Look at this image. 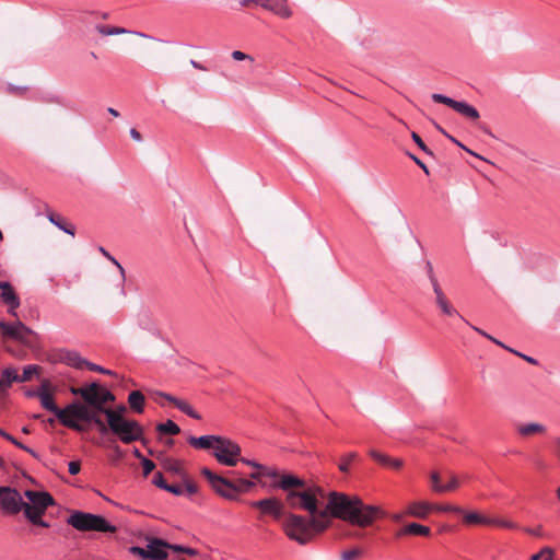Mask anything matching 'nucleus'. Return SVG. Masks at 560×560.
<instances>
[{
	"instance_id": "f257e3e1",
	"label": "nucleus",
	"mask_w": 560,
	"mask_h": 560,
	"mask_svg": "<svg viewBox=\"0 0 560 560\" xmlns=\"http://www.w3.org/2000/svg\"><path fill=\"white\" fill-rule=\"evenodd\" d=\"M383 511L375 505H365L359 497H350L332 491L328 494V502L319 513L320 520L329 523V517L347 521L353 525L365 527L382 516Z\"/></svg>"
},
{
	"instance_id": "f03ea898",
	"label": "nucleus",
	"mask_w": 560,
	"mask_h": 560,
	"mask_svg": "<svg viewBox=\"0 0 560 560\" xmlns=\"http://www.w3.org/2000/svg\"><path fill=\"white\" fill-rule=\"evenodd\" d=\"M287 492V502L292 508L307 511L312 517H319V498H324V490L317 486H307L306 481L295 475H283L276 485Z\"/></svg>"
},
{
	"instance_id": "7ed1b4c3",
	"label": "nucleus",
	"mask_w": 560,
	"mask_h": 560,
	"mask_svg": "<svg viewBox=\"0 0 560 560\" xmlns=\"http://www.w3.org/2000/svg\"><path fill=\"white\" fill-rule=\"evenodd\" d=\"M90 415H92L93 420H84V422L95 424L101 434L112 432L125 444H131L142 439L143 428L141 424L119 412L107 411L106 422L95 411L90 410Z\"/></svg>"
},
{
	"instance_id": "20e7f679",
	"label": "nucleus",
	"mask_w": 560,
	"mask_h": 560,
	"mask_svg": "<svg viewBox=\"0 0 560 560\" xmlns=\"http://www.w3.org/2000/svg\"><path fill=\"white\" fill-rule=\"evenodd\" d=\"M37 396L40 399L43 408L52 412L59 422L66 428L77 432H84L85 428L79 423V421L84 422V420H93L92 415H90V409L80 401H72L65 408H59L55 404L54 397L49 393L46 384L42 386Z\"/></svg>"
},
{
	"instance_id": "39448f33",
	"label": "nucleus",
	"mask_w": 560,
	"mask_h": 560,
	"mask_svg": "<svg viewBox=\"0 0 560 560\" xmlns=\"http://www.w3.org/2000/svg\"><path fill=\"white\" fill-rule=\"evenodd\" d=\"M282 529L287 537L300 545L308 544L314 536V532L320 533L328 527V522L320 517H311L288 513L282 521Z\"/></svg>"
},
{
	"instance_id": "423d86ee",
	"label": "nucleus",
	"mask_w": 560,
	"mask_h": 560,
	"mask_svg": "<svg viewBox=\"0 0 560 560\" xmlns=\"http://www.w3.org/2000/svg\"><path fill=\"white\" fill-rule=\"evenodd\" d=\"M71 393L73 395L80 396L90 410L95 411L96 415L103 413L106 416L107 411H112L106 407L108 402H113L115 400V395L102 387L97 382H93L89 385L82 387H72Z\"/></svg>"
},
{
	"instance_id": "0eeeda50",
	"label": "nucleus",
	"mask_w": 560,
	"mask_h": 560,
	"mask_svg": "<svg viewBox=\"0 0 560 560\" xmlns=\"http://www.w3.org/2000/svg\"><path fill=\"white\" fill-rule=\"evenodd\" d=\"M202 476L209 481L212 489L222 498L235 500L238 492H246L254 487L252 480L238 478L235 481L212 472L209 468L201 469Z\"/></svg>"
},
{
	"instance_id": "6e6552de",
	"label": "nucleus",
	"mask_w": 560,
	"mask_h": 560,
	"mask_svg": "<svg viewBox=\"0 0 560 560\" xmlns=\"http://www.w3.org/2000/svg\"><path fill=\"white\" fill-rule=\"evenodd\" d=\"M67 523L80 532L116 533L117 527L108 523L103 516L74 511Z\"/></svg>"
},
{
	"instance_id": "1a4fd4ad",
	"label": "nucleus",
	"mask_w": 560,
	"mask_h": 560,
	"mask_svg": "<svg viewBox=\"0 0 560 560\" xmlns=\"http://www.w3.org/2000/svg\"><path fill=\"white\" fill-rule=\"evenodd\" d=\"M215 459L226 466H235L241 459V447L234 441L221 436L213 452Z\"/></svg>"
},
{
	"instance_id": "9d476101",
	"label": "nucleus",
	"mask_w": 560,
	"mask_h": 560,
	"mask_svg": "<svg viewBox=\"0 0 560 560\" xmlns=\"http://www.w3.org/2000/svg\"><path fill=\"white\" fill-rule=\"evenodd\" d=\"M427 273L429 280L432 284L434 294H435V303L440 307L441 312L447 316H457L459 319H463V316L458 313V311L450 303L445 294L443 293L439 281L434 275L433 266L430 261L425 264Z\"/></svg>"
},
{
	"instance_id": "9b49d317",
	"label": "nucleus",
	"mask_w": 560,
	"mask_h": 560,
	"mask_svg": "<svg viewBox=\"0 0 560 560\" xmlns=\"http://www.w3.org/2000/svg\"><path fill=\"white\" fill-rule=\"evenodd\" d=\"M24 501L20 492L11 487H0V508L5 514L14 515L22 511Z\"/></svg>"
},
{
	"instance_id": "f8f14e48",
	"label": "nucleus",
	"mask_w": 560,
	"mask_h": 560,
	"mask_svg": "<svg viewBox=\"0 0 560 560\" xmlns=\"http://www.w3.org/2000/svg\"><path fill=\"white\" fill-rule=\"evenodd\" d=\"M432 100L435 103L444 104L451 108H453L458 114L465 116L466 118L470 120H477L479 119L480 115L479 112L470 104L464 101H455L446 95L440 94V93H433Z\"/></svg>"
},
{
	"instance_id": "ddd939ff",
	"label": "nucleus",
	"mask_w": 560,
	"mask_h": 560,
	"mask_svg": "<svg viewBox=\"0 0 560 560\" xmlns=\"http://www.w3.org/2000/svg\"><path fill=\"white\" fill-rule=\"evenodd\" d=\"M0 331L4 338H10L25 343L28 342V336L34 335V331L21 320H16L13 324L0 320Z\"/></svg>"
},
{
	"instance_id": "4468645a",
	"label": "nucleus",
	"mask_w": 560,
	"mask_h": 560,
	"mask_svg": "<svg viewBox=\"0 0 560 560\" xmlns=\"http://www.w3.org/2000/svg\"><path fill=\"white\" fill-rule=\"evenodd\" d=\"M252 506L260 509L262 513L272 515L279 521L285 514L283 513V505L276 498H267L252 503Z\"/></svg>"
},
{
	"instance_id": "2eb2a0df",
	"label": "nucleus",
	"mask_w": 560,
	"mask_h": 560,
	"mask_svg": "<svg viewBox=\"0 0 560 560\" xmlns=\"http://www.w3.org/2000/svg\"><path fill=\"white\" fill-rule=\"evenodd\" d=\"M24 495L28 499V504L46 511L49 506L55 504V500L50 493L46 491L26 490Z\"/></svg>"
},
{
	"instance_id": "dca6fc26",
	"label": "nucleus",
	"mask_w": 560,
	"mask_h": 560,
	"mask_svg": "<svg viewBox=\"0 0 560 560\" xmlns=\"http://www.w3.org/2000/svg\"><path fill=\"white\" fill-rule=\"evenodd\" d=\"M38 368L36 365H26L23 369V373L21 375L18 374L16 370L13 368H5L3 370V375L7 377V383H24L28 382L32 376L37 373Z\"/></svg>"
},
{
	"instance_id": "f3484780",
	"label": "nucleus",
	"mask_w": 560,
	"mask_h": 560,
	"mask_svg": "<svg viewBox=\"0 0 560 560\" xmlns=\"http://www.w3.org/2000/svg\"><path fill=\"white\" fill-rule=\"evenodd\" d=\"M149 560H166L168 553L166 551L167 541L161 538H150L148 540Z\"/></svg>"
},
{
	"instance_id": "a211bd4d",
	"label": "nucleus",
	"mask_w": 560,
	"mask_h": 560,
	"mask_svg": "<svg viewBox=\"0 0 560 560\" xmlns=\"http://www.w3.org/2000/svg\"><path fill=\"white\" fill-rule=\"evenodd\" d=\"M260 7L283 19H288L292 15V11L288 5V0H260Z\"/></svg>"
},
{
	"instance_id": "6ab92c4d",
	"label": "nucleus",
	"mask_w": 560,
	"mask_h": 560,
	"mask_svg": "<svg viewBox=\"0 0 560 560\" xmlns=\"http://www.w3.org/2000/svg\"><path fill=\"white\" fill-rule=\"evenodd\" d=\"M22 511L24 512L25 517L32 524L40 526V527H44V528H48L49 527V523H47L46 521H44L42 518L43 514L46 511H43V510H40L38 508H34V506L30 505L27 502H24Z\"/></svg>"
},
{
	"instance_id": "aec40b11",
	"label": "nucleus",
	"mask_w": 560,
	"mask_h": 560,
	"mask_svg": "<svg viewBox=\"0 0 560 560\" xmlns=\"http://www.w3.org/2000/svg\"><path fill=\"white\" fill-rule=\"evenodd\" d=\"M0 299L2 302L7 304H11L13 307H20L21 301L18 294L15 293L13 287L8 281H0Z\"/></svg>"
},
{
	"instance_id": "412c9836",
	"label": "nucleus",
	"mask_w": 560,
	"mask_h": 560,
	"mask_svg": "<svg viewBox=\"0 0 560 560\" xmlns=\"http://www.w3.org/2000/svg\"><path fill=\"white\" fill-rule=\"evenodd\" d=\"M220 435H201V436H189L188 443L199 450H209L214 447L218 444V440H220Z\"/></svg>"
},
{
	"instance_id": "4be33fe9",
	"label": "nucleus",
	"mask_w": 560,
	"mask_h": 560,
	"mask_svg": "<svg viewBox=\"0 0 560 560\" xmlns=\"http://www.w3.org/2000/svg\"><path fill=\"white\" fill-rule=\"evenodd\" d=\"M60 361L69 366L82 369L86 366L88 360L83 359L77 351L66 350L60 352Z\"/></svg>"
},
{
	"instance_id": "5701e85b",
	"label": "nucleus",
	"mask_w": 560,
	"mask_h": 560,
	"mask_svg": "<svg viewBox=\"0 0 560 560\" xmlns=\"http://www.w3.org/2000/svg\"><path fill=\"white\" fill-rule=\"evenodd\" d=\"M370 456L376 460L377 463H380L381 465L385 466V467H388V468H392V469H395V470H398L402 467V460L399 459V458H392L389 457L388 455L386 454H382L375 450H371L370 451Z\"/></svg>"
},
{
	"instance_id": "b1692460",
	"label": "nucleus",
	"mask_w": 560,
	"mask_h": 560,
	"mask_svg": "<svg viewBox=\"0 0 560 560\" xmlns=\"http://www.w3.org/2000/svg\"><path fill=\"white\" fill-rule=\"evenodd\" d=\"M95 30L103 36L121 35V34L132 33L139 37L151 38V36L147 35L144 33L130 32L124 27H118V26H107V25H103V24H97L95 26Z\"/></svg>"
},
{
	"instance_id": "393cba45",
	"label": "nucleus",
	"mask_w": 560,
	"mask_h": 560,
	"mask_svg": "<svg viewBox=\"0 0 560 560\" xmlns=\"http://www.w3.org/2000/svg\"><path fill=\"white\" fill-rule=\"evenodd\" d=\"M546 431V427L537 422L522 423L516 427V432L524 438L536 434H544Z\"/></svg>"
},
{
	"instance_id": "a878e982",
	"label": "nucleus",
	"mask_w": 560,
	"mask_h": 560,
	"mask_svg": "<svg viewBox=\"0 0 560 560\" xmlns=\"http://www.w3.org/2000/svg\"><path fill=\"white\" fill-rule=\"evenodd\" d=\"M431 534V529L428 526L421 525L419 523H410L399 529L396 534L397 537H401L404 535H416V536H429Z\"/></svg>"
},
{
	"instance_id": "bb28decb",
	"label": "nucleus",
	"mask_w": 560,
	"mask_h": 560,
	"mask_svg": "<svg viewBox=\"0 0 560 560\" xmlns=\"http://www.w3.org/2000/svg\"><path fill=\"white\" fill-rule=\"evenodd\" d=\"M47 219L49 220L50 223H52L59 230L63 231L65 233L71 235V236H74V234H75L74 225H72L70 223H67L65 221V219L61 218L60 215H58V214H56L54 212H48L47 213Z\"/></svg>"
},
{
	"instance_id": "cd10ccee",
	"label": "nucleus",
	"mask_w": 560,
	"mask_h": 560,
	"mask_svg": "<svg viewBox=\"0 0 560 560\" xmlns=\"http://www.w3.org/2000/svg\"><path fill=\"white\" fill-rule=\"evenodd\" d=\"M433 509L432 505L425 502H413L409 504L407 509V513L411 516L424 518L428 516L429 512Z\"/></svg>"
},
{
	"instance_id": "c85d7f7f",
	"label": "nucleus",
	"mask_w": 560,
	"mask_h": 560,
	"mask_svg": "<svg viewBox=\"0 0 560 560\" xmlns=\"http://www.w3.org/2000/svg\"><path fill=\"white\" fill-rule=\"evenodd\" d=\"M145 398L140 390H133L128 396V404L130 408L137 412L142 413L144 410Z\"/></svg>"
},
{
	"instance_id": "c756f323",
	"label": "nucleus",
	"mask_w": 560,
	"mask_h": 560,
	"mask_svg": "<svg viewBox=\"0 0 560 560\" xmlns=\"http://www.w3.org/2000/svg\"><path fill=\"white\" fill-rule=\"evenodd\" d=\"M283 475L284 474H280L276 468L264 466L260 471H254L249 477L255 480H258L261 476L269 477L275 480L273 487L278 488L276 485L281 480Z\"/></svg>"
},
{
	"instance_id": "7c9ffc66",
	"label": "nucleus",
	"mask_w": 560,
	"mask_h": 560,
	"mask_svg": "<svg viewBox=\"0 0 560 560\" xmlns=\"http://www.w3.org/2000/svg\"><path fill=\"white\" fill-rule=\"evenodd\" d=\"M462 514L464 515V521L467 524L490 525L493 522L492 518L480 515L477 512H464Z\"/></svg>"
},
{
	"instance_id": "2f4dec72",
	"label": "nucleus",
	"mask_w": 560,
	"mask_h": 560,
	"mask_svg": "<svg viewBox=\"0 0 560 560\" xmlns=\"http://www.w3.org/2000/svg\"><path fill=\"white\" fill-rule=\"evenodd\" d=\"M98 250L102 253V255L104 257H106L109 261H112L119 270V277H120V284H121V294L125 295L126 292L124 290V287L122 284L125 283L126 281V276H125V269L124 267L119 264V261L113 257L104 247H100Z\"/></svg>"
},
{
	"instance_id": "473e14b6",
	"label": "nucleus",
	"mask_w": 560,
	"mask_h": 560,
	"mask_svg": "<svg viewBox=\"0 0 560 560\" xmlns=\"http://www.w3.org/2000/svg\"><path fill=\"white\" fill-rule=\"evenodd\" d=\"M156 430L160 433L167 435H176L180 432V428L173 420H167L164 423H159Z\"/></svg>"
},
{
	"instance_id": "72a5a7b5",
	"label": "nucleus",
	"mask_w": 560,
	"mask_h": 560,
	"mask_svg": "<svg viewBox=\"0 0 560 560\" xmlns=\"http://www.w3.org/2000/svg\"><path fill=\"white\" fill-rule=\"evenodd\" d=\"M433 125L434 127L436 128L438 131H440L442 135H444L448 140H451L453 143H455L457 147L462 148L463 150H465L466 152H468L469 154L476 156V158H479L481 159L480 155H478L477 153L472 152L471 150H469L467 147H465L462 142H459L457 139H455L452 135L447 133L445 131V129H443L438 122L433 121Z\"/></svg>"
},
{
	"instance_id": "f704fd0d",
	"label": "nucleus",
	"mask_w": 560,
	"mask_h": 560,
	"mask_svg": "<svg viewBox=\"0 0 560 560\" xmlns=\"http://www.w3.org/2000/svg\"><path fill=\"white\" fill-rule=\"evenodd\" d=\"M176 408L192 419H201V416L185 400L179 399V401H176Z\"/></svg>"
},
{
	"instance_id": "c9c22d12",
	"label": "nucleus",
	"mask_w": 560,
	"mask_h": 560,
	"mask_svg": "<svg viewBox=\"0 0 560 560\" xmlns=\"http://www.w3.org/2000/svg\"><path fill=\"white\" fill-rule=\"evenodd\" d=\"M358 458V454L354 452L348 453L342 456L341 462L338 465V468L341 472L347 474L349 471V465L352 460Z\"/></svg>"
},
{
	"instance_id": "e433bc0d",
	"label": "nucleus",
	"mask_w": 560,
	"mask_h": 560,
	"mask_svg": "<svg viewBox=\"0 0 560 560\" xmlns=\"http://www.w3.org/2000/svg\"><path fill=\"white\" fill-rule=\"evenodd\" d=\"M164 468L167 471L173 472V474L178 475V476H182L184 474L183 469H182V466H180V463L178 460H175V459H167V460H165Z\"/></svg>"
},
{
	"instance_id": "4c0bfd02",
	"label": "nucleus",
	"mask_w": 560,
	"mask_h": 560,
	"mask_svg": "<svg viewBox=\"0 0 560 560\" xmlns=\"http://www.w3.org/2000/svg\"><path fill=\"white\" fill-rule=\"evenodd\" d=\"M459 486L458 479L455 476H452L448 483L443 486H436V492H445V491H453L457 489Z\"/></svg>"
},
{
	"instance_id": "58836bf2",
	"label": "nucleus",
	"mask_w": 560,
	"mask_h": 560,
	"mask_svg": "<svg viewBox=\"0 0 560 560\" xmlns=\"http://www.w3.org/2000/svg\"><path fill=\"white\" fill-rule=\"evenodd\" d=\"M128 550H129V552L131 555L138 556L142 560H149L148 547L147 548H142V547H139V546H131V547H129Z\"/></svg>"
},
{
	"instance_id": "ea45409f",
	"label": "nucleus",
	"mask_w": 560,
	"mask_h": 560,
	"mask_svg": "<svg viewBox=\"0 0 560 560\" xmlns=\"http://www.w3.org/2000/svg\"><path fill=\"white\" fill-rule=\"evenodd\" d=\"M362 556V550L360 548H353L350 550H346L341 553V560H354Z\"/></svg>"
},
{
	"instance_id": "a19ab883",
	"label": "nucleus",
	"mask_w": 560,
	"mask_h": 560,
	"mask_svg": "<svg viewBox=\"0 0 560 560\" xmlns=\"http://www.w3.org/2000/svg\"><path fill=\"white\" fill-rule=\"evenodd\" d=\"M433 509H435L439 512H451V513H456V514L464 513V510L460 506L451 505V504L436 505Z\"/></svg>"
},
{
	"instance_id": "79ce46f5",
	"label": "nucleus",
	"mask_w": 560,
	"mask_h": 560,
	"mask_svg": "<svg viewBox=\"0 0 560 560\" xmlns=\"http://www.w3.org/2000/svg\"><path fill=\"white\" fill-rule=\"evenodd\" d=\"M152 483L154 486H156L158 488L163 489V490H165V488H167V485H168L165 481V479L163 477V474L161 471H158V472L154 474L153 479H152Z\"/></svg>"
},
{
	"instance_id": "37998d69",
	"label": "nucleus",
	"mask_w": 560,
	"mask_h": 560,
	"mask_svg": "<svg viewBox=\"0 0 560 560\" xmlns=\"http://www.w3.org/2000/svg\"><path fill=\"white\" fill-rule=\"evenodd\" d=\"M141 466L144 477L149 476L155 468V464L149 458H142Z\"/></svg>"
},
{
	"instance_id": "c03bdc74",
	"label": "nucleus",
	"mask_w": 560,
	"mask_h": 560,
	"mask_svg": "<svg viewBox=\"0 0 560 560\" xmlns=\"http://www.w3.org/2000/svg\"><path fill=\"white\" fill-rule=\"evenodd\" d=\"M86 368L90 370V371H93V372H98V373H102V374H106V375H114L115 373L110 370H107L101 365H97L95 363H92V362H89L86 363Z\"/></svg>"
},
{
	"instance_id": "a18cd8bd",
	"label": "nucleus",
	"mask_w": 560,
	"mask_h": 560,
	"mask_svg": "<svg viewBox=\"0 0 560 560\" xmlns=\"http://www.w3.org/2000/svg\"><path fill=\"white\" fill-rule=\"evenodd\" d=\"M493 522L490 525H495L504 528L515 529L517 528V524L514 522L505 521V520H499V518H492Z\"/></svg>"
},
{
	"instance_id": "49530a36",
	"label": "nucleus",
	"mask_w": 560,
	"mask_h": 560,
	"mask_svg": "<svg viewBox=\"0 0 560 560\" xmlns=\"http://www.w3.org/2000/svg\"><path fill=\"white\" fill-rule=\"evenodd\" d=\"M411 138L415 141V143L427 154H432V152L429 150L427 144L423 142V140L420 138V136L417 132L411 133Z\"/></svg>"
},
{
	"instance_id": "de8ad7c7",
	"label": "nucleus",
	"mask_w": 560,
	"mask_h": 560,
	"mask_svg": "<svg viewBox=\"0 0 560 560\" xmlns=\"http://www.w3.org/2000/svg\"><path fill=\"white\" fill-rule=\"evenodd\" d=\"M0 435H1L3 439H5V440L10 441V442H11L12 444H14L15 446H18V447H23V443L19 442L14 436H12L11 434H9L8 432H5L4 430H2L1 428H0Z\"/></svg>"
},
{
	"instance_id": "09e8293b",
	"label": "nucleus",
	"mask_w": 560,
	"mask_h": 560,
	"mask_svg": "<svg viewBox=\"0 0 560 560\" xmlns=\"http://www.w3.org/2000/svg\"><path fill=\"white\" fill-rule=\"evenodd\" d=\"M523 530L529 535H533V536H536V537H542L544 536V530H542V527L539 525L537 526L536 528H532V527H524Z\"/></svg>"
},
{
	"instance_id": "8fccbe9b",
	"label": "nucleus",
	"mask_w": 560,
	"mask_h": 560,
	"mask_svg": "<svg viewBox=\"0 0 560 560\" xmlns=\"http://www.w3.org/2000/svg\"><path fill=\"white\" fill-rule=\"evenodd\" d=\"M165 491L171 492L175 495L184 494V489L178 485H167V488H165Z\"/></svg>"
},
{
	"instance_id": "3c124183",
	"label": "nucleus",
	"mask_w": 560,
	"mask_h": 560,
	"mask_svg": "<svg viewBox=\"0 0 560 560\" xmlns=\"http://www.w3.org/2000/svg\"><path fill=\"white\" fill-rule=\"evenodd\" d=\"M232 58H233L234 60H237V61L245 60V59H248V60H250V61H253V60H254L249 55H246L245 52L240 51V50H234V51L232 52Z\"/></svg>"
},
{
	"instance_id": "603ef678",
	"label": "nucleus",
	"mask_w": 560,
	"mask_h": 560,
	"mask_svg": "<svg viewBox=\"0 0 560 560\" xmlns=\"http://www.w3.org/2000/svg\"><path fill=\"white\" fill-rule=\"evenodd\" d=\"M238 462H242L248 466H252L253 468L256 469V471H260L261 468H264V465L255 462V460H250V459H247V458H244V457H241V459H238Z\"/></svg>"
},
{
	"instance_id": "864d4df0",
	"label": "nucleus",
	"mask_w": 560,
	"mask_h": 560,
	"mask_svg": "<svg viewBox=\"0 0 560 560\" xmlns=\"http://www.w3.org/2000/svg\"><path fill=\"white\" fill-rule=\"evenodd\" d=\"M197 490H198V488H197L196 483H194L189 480L185 481L184 493L187 492V494H195L197 492Z\"/></svg>"
},
{
	"instance_id": "5fc2aeb1",
	"label": "nucleus",
	"mask_w": 560,
	"mask_h": 560,
	"mask_svg": "<svg viewBox=\"0 0 560 560\" xmlns=\"http://www.w3.org/2000/svg\"><path fill=\"white\" fill-rule=\"evenodd\" d=\"M408 156L419 166L423 170V172L425 174H429V170L427 167V165L419 159L417 158L415 154L412 153H408Z\"/></svg>"
},
{
	"instance_id": "6e6d98bb",
	"label": "nucleus",
	"mask_w": 560,
	"mask_h": 560,
	"mask_svg": "<svg viewBox=\"0 0 560 560\" xmlns=\"http://www.w3.org/2000/svg\"><path fill=\"white\" fill-rule=\"evenodd\" d=\"M154 394L156 396L163 397L167 401L172 402L175 407H176V401H179L178 398H176V397H174V396H172L170 394L163 393V392H155Z\"/></svg>"
},
{
	"instance_id": "4d7b16f0",
	"label": "nucleus",
	"mask_w": 560,
	"mask_h": 560,
	"mask_svg": "<svg viewBox=\"0 0 560 560\" xmlns=\"http://www.w3.org/2000/svg\"><path fill=\"white\" fill-rule=\"evenodd\" d=\"M464 323H466L467 325H469L476 332H478L479 335H481L482 337L487 338V339H492V336L487 334L485 330H482L481 328L477 327V326H474L471 325L469 322H467L464 317L462 319Z\"/></svg>"
},
{
	"instance_id": "13d9d810",
	"label": "nucleus",
	"mask_w": 560,
	"mask_h": 560,
	"mask_svg": "<svg viewBox=\"0 0 560 560\" xmlns=\"http://www.w3.org/2000/svg\"><path fill=\"white\" fill-rule=\"evenodd\" d=\"M68 469L71 475H77L80 472L81 464L79 462H70Z\"/></svg>"
},
{
	"instance_id": "bf43d9fd",
	"label": "nucleus",
	"mask_w": 560,
	"mask_h": 560,
	"mask_svg": "<svg viewBox=\"0 0 560 560\" xmlns=\"http://www.w3.org/2000/svg\"><path fill=\"white\" fill-rule=\"evenodd\" d=\"M7 91L11 94H23L25 91H26V88H22V86H14L12 84H9L8 88H7Z\"/></svg>"
},
{
	"instance_id": "052dcab7",
	"label": "nucleus",
	"mask_w": 560,
	"mask_h": 560,
	"mask_svg": "<svg viewBox=\"0 0 560 560\" xmlns=\"http://www.w3.org/2000/svg\"><path fill=\"white\" fill-rule=\"evenodd\" d=\"M167 550H172V551H174V552L183 553L184 546L167 542L166 551H167Z\"/></svg>"
},
{
	"instance_id": "680f3d73",
	"label": "nucleus",
	"mask_w": 560,
	"mask_h": 560,
	"mask_svg": "<svg viewBox=\"0 0 560 560\" xmlns=\"http://www.w3.org/2000/svg\"><path fill=\"white\" fill-rule=\"evenodd\" d=\"M431 481H432V487H433L434 491H436V486H442L440 483V475L438 472L431 474Z\"/></svg>"
},
{
	"instance_id": "e2e57ef3",
	"label": "nucleus",
	"mask_w": 560,
	"mask_h": 560,
	"mask_svg": "<svg viewBox=\"0 0 560 560\" xmlns=\"http://www.w3.org/2000/svg\"><path fill=\"white\" fill-rule=\"evenodd\" d=\"M183 553L189 556V557H196L199 555V551L195 548L186 547L184 546Z\"/></svg>"
},
{
	"instance_id": "0e129e2a",
	"label": "nucleus",
	"mask_w": 560,
	"mask_h": 560,
	"mask_svg": "<svg viewBox=\"0 0 560 560\" xmlns=\"http://www.w3.org/2000/svg\"><path fill=\"white\" fill-rule=\"evenodd\" d=\"M12 383H7V377L3 375V372L1 373L0 377V390H4L9 387H11Z\"/></svg>"
},
{
	"instance_id": "69168bd1",
	"label": "nucleus",
	"mask_w": 560,
	"mask_h": 560,
	"mask_svg": "<svg viewBox=\"0 0 560 560\" xmlns=\"http://www.w3.org/2000/svg\"><path fill=\"white\" fill-rule=\"evenodd\" d=\"M513 353H515L516 355H520L521 358H523L524 360H526L527 362L532 363V364H537V360L532 358V357H528V355H525V354H522L515 350L512 351Z\"/></svg>"
},
{
	"instance_id": "338daca9",
	"label": "nucleus",
	"mask_w": 560,
	"mask_h": 560,
	"mask_svg": "<svg viewBox=\"0 0 560 560\" xmlns=\"http://www.w3.org/2000/svg\"><path fill=\"white\" fill-rule=\"evenodd\" d=\"M130 136L136 141H141L142 140L141 133L137 129H135V128L130 129Z\"/></svg>"
},
{
	"instance_id": "774afa93",
	"label": "nucleus",
	"mask_w": 560,
	"mask_h": 560,
	"mask_svg": "<svg viewBox=\"0 0 560 560\" xmlns=\"http://www.w3.org/2000/svg\"><path fill=\"white\" fill-rule=\"evenodd\" d=\"M553 452L556 454V456L560 459V438H557L555 440V448H553Z\"/></svg>"
}]
</instances>
